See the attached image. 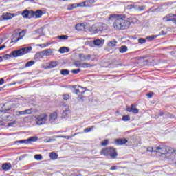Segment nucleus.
<instances>
[{"mask_svg": "<svg viewBox=\"0 0 176 176\" xmlns=\"http://www.w3.org/2000/svg\"><path fill=\"white\" fill-rule=\"evenodd\" d=\"M3 89V88L0 87V91H2Z\"/></svg>", "mask_w": 176, "mask_h": 176, "instance_id": "nucleus-64", "label": "nucleus"}, {"mask_svg": "<svg viewBox=\"0 0 176 176\" xmlns=\"http://www.w3.org/2000/svg\"><path fill=\"white\" fill-rule=\"evenodd\" d=\"M54 52V50L53 49H46V50H44V54L45 56H46L47 57H48L49 56H52V54H53Z\"/></svg>", "mask_w": 176, "mask_h": 176, "instance_id": "nucleus-18", "label": "nucleus"}, {"mask_svg": "<svg viewBox=\"0 0 176 176\" xmlns=\"http://www.w3.org/2000/svg\"><path fill=\"white\" fill-rule=\"evenodd\" d=\"M164 115V113L163 112L160 113V116H163Z\"/></svg>", "mask_w": 176, "mask_h": 176, "instance_id": "nucleus-61", "label": "nucleus"}, {"mask_svg": "<svg viewBox=\"0 0 176 176\" xmlns=\"http://www.w3.org/2000/svg\"><path fill=\"white\" fill-rule=\"evenodd\" d=\"M75 93H76V94H78V96H80V91H79V89H76Z\"/></svg>", "mask_w": 176, "mask_h": 176, "instance_id": "nucleus-56", "label": "nucleus"}, {"mask_svg": "<svg viewBox=\"0 0 176 176\" xmlns=\"http://www.w3.org/2000/svg\"><path fill=\"white\" fill-rule=\"evenodd\" d=\"M20 107V103H14L12 104V108H19Z\"/></svg>", "mask_w": 176, "mask_h": 176, "instance_id": "nucleus-46", "label": "nucleus"}, {"mask_svg": "<svg viewBox=\"0 0 176 176\" xmlns=\"http://www.w3.org/2000/svg\"><path fill=\"white\" fill-rule=\"evenodd\" d=\"M22 16L24 19H29V10H25L22 12Z\"/></svg>", "mask_w": 176, "mask_h": 176, "instance_id": "nucleus-28", "label": "nucleus"}, {"mask_svg": "<svg viewBox=\"0 0 176 176\" xmlns=\"http://www.w3.org/2000/svg\"><path fill=\"white\" fill-rule=\"evenodd\" d=\"M80 61H89L91 55L88 54V55H85L84 54H80L78 56Z\"/></svg>", "mask_w": 176, "mask_h": 176, "instance_id": "nucleus-11", "label": "nucleus"}, {"mask_svg": "<svg viewBox=\"0 0 176 176\" xmlns=\"http://www.w3.org/2000/svg\"><path fill=\"white\" fill-rule=\"evenodd\" d=\"M32 17H35V11L29 10V19H32Z\"/></svg>", "mask_w": 176, "mask_h": 176, "instance_id": "nucleus-36", "label": "nucleus"}, {"mask_svg": "<svg viewBox=\"0 0 176 176\" xmlns=\"http://www.w3.org/2000/svg\"><path fill=\"white\" fill-rule=\"evenodd\" d=\"M74 65L77 67H82V63H74Z\"/></svg>", "mask_w": 176, "mask_h": 176, "instance_id": "nucleus-54", "label": "nucleus"}, {"mask_svg": "<svg viewBox=\"0 0 176 176\" xmlns=\"http://www.w3.org/2000/svg\"><path fill=\"white\" fill-rule=\"evenodd\" d=\"M102 23H96L89 29L90 32H95V34H97V32H100V31H102Z\"/></svg>", "mask_w": 176, "mask_h": 176, "instance_id": "nucleus-7", "label": "nucleus"}, {"mask_svg": "<svg viewBox=\"0 0 176 176\" xmlns=\"http://www.w3.org/2000/svg\"><path fill=\"white\" fill-rule=\"evenodd\" d=\"M34 64H35V61L34 60H30L28 61L25 66L24 67V68H27L28 67H32V65H34Z\"/></svg>", "mask_w": 176, "mask_h": 176, "instance_id": "nucleus-31", "label": "nucleus"}, {"mask_svg": "<svg viewBox=\"0 0 176 176\" xmlns=\"http://www.w3.org/2000/svg\"><path fill=\"white\" fill-rule=\"evenodd\" d=\"M61 75L65 76V75H69V70L68 69H62L60 71Z\"/></svg>", "mask_w": 176, "mask_h": 176, "instance_id": "nucleus-32", "label": "nucleus"}, {"mask_svg": "<svg viewBox=\"0 0 176 176\" xmlns=\"http://www.w3.org/2000/svg\"><path fill=\"white\" fill-rule=\"evenodd\" d=\"M117 167H118V166H113L111 167V170H116V168H117Z\"/></svg>", "mask_w": 176, "mask_h": 176, "instance_id": "nucleus-58", "label": "nucleus"}, {"mask_svg": "<svg viewBox=\"0 0 176 176\" xmlns=\"http://www.w3.org/2000/svg\"><path fill=\"white\" fill-rule=\"evenodd\" d=\"M45 45H46V46H49L50 45V43H47Z\"/></svg>", "mask_w": 176, "mask_h": 176, "instance_id": "nucleus-63", "label": "nucleus"}, {"mask_svg": "<svg viewBox=\"0 0 176 176\" xmlns=\"http://www.w3.org/2000/svg\"><path fill=\"white\" fill-rule=\"evenodd\" d=\"M155 38H157V36H155V35L149 36H147L146 39H148V41H153Z\"/></svg>", "mask_w": 176, "mask_h": 176, "instance_id": "nucleus-39", "label": "nucleus"}, {"mask_svg": "<svg viewBox=\"0 0 176 176\" xmlns=\"http://www.w3.org/2000/svg\"><path fill=\"white\" fill-rule=\"evenodd\" d=\"M119 50L120 53H126V52L128 50L127 46L122 45L120 47Z\"/></svg>", "mask_w": 176, "mask_h": 176, "instance_id": "nucleus-26", "label": "nucleus"}, {"mask_svg": "<svg viewBox=\"0 0 176 176\" xmlns=\"http://www.w3.org/2000/svg\"><path fill=\"white\" fill-rule=\"evenodd\" d=\"M109 144V140L108 139L104 140V141L101 142L102 146H107Z\"/></svg>", "mask_w": 176, "mask_h": 176, "instance_id": "nucleus-35", "label": "nucleus"}, {"mask_svg": "<svg viewBox=\"0 0 176 176\" xmlns=\"http://www.w3.org/2000/svg\"><path fill=\"white\" fill-rule=\"evenodd\" d=\"M38 46H39V47H46V44H39L38 45Z\"/></svg>", "mask_w": 176, "mask_h": 176, "instance_id": "nucleus-55", "label": "nucleus"}, {"mask_svg": "<svg viewBox=\"0 0 176 176\" xmlns=\"http://www.w3.org/2000/svg\"><path fill=\"white\" fill-rule=\"evenodd\" d=\"M156 151L158 153H161V155H167V153L172 152L170 146L164 145H160V146L157 147Z\"/></svg>", "mask_w": 176, "mask_h": 176, "instance_id": "nucleus-4", "label": "nucleus"}, {"mask_svg": "<svg viewBox=\"0 0 176 176\" xmlns=\"http://www.w3.org/2000/svg\"><path fill=\"white\" fill-rule=\"evenodd\" d=\"M31 109H28V110H24V111H17V116H20V115H30L31 114Z\"/></svg>", "mask_w": 176, "mask_h": 176, "instance_id": "nucleus-21", "label": "nucleus"}, {"mask_svg": "<svg viewBox=\"0 0 176 176\" xmlns=\"http://www.w3.org/2000/svg\"><path fill=\"white\" fill-rule=\"evenodd\" d=\"M138 42L142 45V43H145L146 42V40L145 38H140L138 39Z\"/></svg>", "mask_w": 176, "mask_h": 176, "instance_id": "nucleus-42", "label": "nucleus"}, {"mask_svg": "<svg viewBox=\"0 0 176 176\" xmlns=\"http://www.w3.org/2000/svg\"><path fill=\"white\" fill-rule=\"evenodd\" d=\"M94 43L95 46H102V40L96 39L94 41Z\"/></svg>", "mask_w": 176, "mask_h": 176, "instance_id": "nucleus-25", "label": "nucleus"}, {"mask_svg": "<svg viewBox=\"0 0 176 176\" xmlns=\"http://www.w3.org/2000/svg\"><path fill=\"white\" fill-rule=\"evenodd\" d=\"M32 50V47H25L23 48H21L19 50H14L12 52L10 55H6L8 57H10V56H12V57H20L21 56H24V54H27V53H30Z\"/></svg>", "mask_w": 176, "mask_h": 176, "instance_id": "nucleus-2", "label": "nucleus"}, {"mask_svg": "<svg viewBox=\"0 0 176 176\" xmlns=\"http://www.w3.org/2000/svg\"><path fill=\"white\" fill-rule=\"evenodd\" d=\"M3 83H5V80H3V78H1L0 79V85H3Z\"/></svg>", "mask_w": 176, "mask_h": 176, "instance_id": "nucleus-57", "label": "nucleus"}, {"mask_svg": "<svg viewBox=\"0 0 176 176\" xmlns=\"http://www.w3.org/2000/svg\"><path fill=\"white\" fill-rule=\"evenodd\" d=\"M126 16L124 14H111L109 17V20L114 21L113 23L115 30H127L130 27L131 23L132 24H137L138 20L135 17L129 18L126 19Z\"/></svg>", "mask_w": 176, "mask_h": 176, "instance_id": "nucleus-1", "label": "nucleus"}, {"mask_svg": "<svg viewBox=\"0 0 176 176\" xmlns=\"http://www.w3.org/2000/svg\"><path fill=\"white\" fill-rule=\"evenodd\" d=\"M122 120H123L124 122H127L130 120V116L129 115L124 116L122 118Z\"/></svg>", "mask_w": 176, "mask_h": 176, "instance_id": "nucleus-37", "label": "nucleus"}, {"mask_svg": "<svg viewBox=\"0 0 176 176\" xmlns=\"http://www.w3.org/2000/svg\"><path fill=\"white\" fill-rule=\"evenodd\" d=\"M162 20L164 21H173V23H175L176 24V14H168L166 16H165Z\"/></svg>", "mask_w": 176, "mask_h": 176, "instance_id": "nucleus-9", "label": "nucleus"}, {"mask_svg": "<svg viewBox=\"0 0 176 176\" xmlns=\"http://www.w3.org/2000/svg\"><path fill=\"white\" fill-rule=\"evenodd\" d=\"M58 38L60 39V40H67V39H68V36L61 35V36H58Z\"/></svg>", "mask_w": 176, "mask_h": 176, "instance_id": "nucleus-38", "label": "nucleus"}, {"mask_svg": "<svg viewBox=\"0 0 176 176\" xmlns=\"http://www.w3.org/2000/svg\"><path fill=\"white\" fill-rule=\"evenodd\" d=\"M62 118H63V119H69V118H71V111L69 108H67L63 111Z\"/></svg>", "mask_w": 176, "mask_h": 176, "instance_id": "nucleus-10", "label": "nucleus"}, {"mask_svg": "<svg viewBox=\"0 0 176 176\" xmlns=\"http://www.w3.org/2000/svg\"><path fill=\"white\" fill-rule=\"evenodd\" d=\"M45 56V51H41L37 52L35 55H34V58L39 60L40 58H43V56Z\"/></svg>", "mask_w": 176, "mask_h": 176, "instance_id": "nucleus-15", "label": "nucleus"}, {"mask_svg": "<svg viewBox=\"0 0 176 176\" xmlns=\"http://www.w3.org/2000/svg\"><path fill=\"white\" fill-rule=\"evenodd\" d=\"M94 2H96L95 0H87L86 1L82 3V5H84L85 6H91Z\"/></svg>", "mask_w": 176, "mask_h": 176, "instance_id": "nucleus-22", "label": "nucleus"}, {"mask_svg": "<svg viewBox=\"0 0 176 176\" xmlns=\"http://www.w3.org/2000/svg\"><path fill=\"white\" fill-rule=\"evenodd\" d=\"M58 65V61H52L50 63V68H55V67H57Z\"/></svg>", "mask_w": 176, "mask_h": 176, "instance_id": "nucleus-27", "label": "nucleus"}, {"mask_svg": "<svg viewBox=\"0 0 176 176\" xmlns=\"http://www.w3.org/2000/svg\"><path fill=\"white\" fill-rule=\"evenodd\" d=\"M25 36V31L23 30L19 33H15L12 35V43H16Z\"/></svg>", "mask_w": 176, "mask_h": 176, "instance_id": "nucleus-5", "label": "nucleus"}, {"mask_svg": "<svg viewBox=\"0 0 176 176\" xmlns=\"http://www.w3.org/2000/svg\"><path fill=\"white\" fill-rule=\"evenodd\" d=\"M146 152H157V150H155V148L152 147V148H148L146 151Z\"/></svg>", "mask_w": 176, "mask_h": 176, "instance_id": "nucleus-43", "label": "nucleus"}, {"mask_svg": "<svg viewBox=\"0 0 176 176\" xmlns=\"http://www.w3.org/2000/svg\"><path fill=\"white\" fill-rule=\"evenodd\" d=\"M138 6L135 5V4H131L129 5L126 7V10H131V9H134L135 10H138L139 9Z\"/></svg>", "mask_w": 176, "mask_h": 176, "instance_id": "nucleus-19", "label": "nucleus"}, {"mask_svg": "<svg viewBox=\"0 0 176 176\" xmlns=\"http://www.w3.org/2000/svg\"><path fill=\"white\" fill-rule=\"evenodd\" d=\"M153 94H154L153 92H149L148 94H146V96L148 98H152V97L153 96Z\"/></svg>", "mask_w": 176, "mask_h": 176, "instance_id": "nucleus-47", "label": "nucleus"}, {"mask_svg": "<svg viewBox=\"0 0 176 176\" xmlns=\"http://www.w3.org/2000/svg\"><path fill=\"white\" fill-rule=\"evenodd\" d=\"M14 124H16V122H10V123H8V126L9 127H12V126H13Z\"/></svg>", "mask_w": 176, "mask_h": 176, "instance_id": "nucleus-53", "label": "nucleus"}, {"mask_svg": "<svg viewBox=\"0 0 176 176\" xmlns=\"http://www.w3.org/2000/svg\"><path fill=\"white\" fill-rule=\"evenodd\" d=\"M2 17L3 20H10V19L14 17V14L6 13V14H3Z\"/></svg>", "mask_w": 176, "mask_h": 176, "instance_id": "nucleus-17", "label": "nucleus"}, {"mask_svg": "<svg viewBox=\"0 0 176 176\" xmlns=\"http://www.w3.org/2000/svg\"><path fill=\"white\" fill-rule=\"evenodd\" d=\"M146 8V7L145 6H139L138 10H145Z\"/></svg>", "mask_w": 176, "mask_h": 176, "instance_id": "nucleus-48", "label": "nucleus"}, {"mask_svg": "<svg viewBox=\"0 0 176 176\" xmlns=\"http://www.w3.org/2000/svg\"><path fill=\"white\" fill-rule=\"evenodd\" d=\"M167 32L162 31L160 35H166Z\"/></svg>", "mask_w": 176, "mask_h": 176, "instance_id": "nucleus-59", "label": "nucleus"}, {"mask_svg": "<svg viewBox=\"0 0 176 176\" xmlns=\"http://www.w3.org/2000/svg\"><path fill=\"white\" fill-rule=\"evenodd\" d=\"M90 131H91V128H86L84 130V133H90Z\"/></svg>", "mask_w": 176, "mask_h": 176, "instance_id": "nucleus-50", "label": "nucleus"}, {"mask_svg": "<svg viewBox=\"0 0 176 176\" xmlns=\"http://www.w3.org/2000/svg\"><path fill=\"white\" fill-rule=\"evenodd\" d=\"M87 43L89 45V46H93L94 45V41H87Z\"/></svg>", "mask_w": 176, "mask_h": 176, "instance_id": "nucleus-52", "label": "nucleus"}, {"mask_svg": "<svg viewBox=\"0 0 176 176\" xmlns=\"http://www.w3.org/2000/svg\"><path fill=\"white\" fill-rule=\"evenodd\" d=\"M38 141V137L33 136L28 140H22L19 141H16V143L18 144H30V142H36Z\"/></svg>", "mask_w": 176, "mask_h": 176, "instance_id": "nucleus-8", "label": "nucleus"}, {"mask_svg": "<svg viewBox=\"0 0 176 176\" xmlns=\"http://www.w3.org/2000/svg\"><path fill=\"white\" fill-rule=\"evenodd\" d=\"M56 138H67V140H69V136H56Z\"/></svg>", "mask_w": 176, "mask_h": 176, "instance_id": "nucleus-51", "label": "nucleus"}, {"mask_svg": "<svg viewBox=\"0 0 176 176\" xmlns=\"http://www.w3.org/2000/svg\"><path fill=\"white\" fill-rule=\"evenodd\" d=\"M35 120L38 126H42V124H45L47 122V114H41L37 116Z\"/></svg>", "mask_w": 176, "mask_h": 176, "instance_id": "nucleus-6", "label": "nucleus"}, {"mask_svg": "<svg viewBox=\"0 0 176 176\" xmlns=\"http://www.w3.org/2000/svg\"><path fill=\"white\" fill-rule=\"evenodd\" d=\"M127 112H132V113H138L139 110L134 106V104H131V107L126 108Z\"/></svg>", "mask_w": 176, "mask_h": 176, "instance_id": "nucleus-12", "label": "nucleus"}, {"mask_svg": "<svg viewBox=\"0 0 176 176\" xmlns=\"http://www.w3.org/2000/svg\"><path fill=\"white\" fill-rule=\"evenodd\" d=\"M50 157L52 159V160H56V159L58 158V154L52 152L50 153Z\"/></svg>", "mask_w": 176, "mask_h": 176, "instance_id": "nucleus-23", "label": "nucleus"}, {"mask_svg": "<svg viewBox=\"0 0 176 176\" xmlns=\"http://www.w3.org/2000/svg\"><path fill=\"white\" fill-rule=\"evenodd\" d=\"M68 52H69V48L67 47H61L59 49V52L62 54L68 53Z\"/></svg>", "mask_w": 176, "mask_h": 176, "instance_id": "nucleus-24", "label": "nucleus"}, {"mask_svg": "<svg viewBox=\"0 0 176 176\" xmlns=\"http://www.w3.org/2000/svg\"><path fill=\"white\" fill-rule=\"evenodd\" d=\"M100 155L103 156H110L112 159H116V157H118V152H116V148L113 147H107L102 149Z\"/></svg>", "mask_w": 176, "mask_h": 176, "instance_id": "nucleus-3", "label": "nucleus"}, {"mask_svg": "<svg viewBox=\"0 0 176 176\" xmlns=\"http://www.w3.org/2000/svg\"><path fill=\"white\" fill-rule=\"evenodd\" d=\"M80 27H86V24L85 23H78L76 25V30H77V31H80V30H82L80 28Z\"/></svg>", "mask_w": 176, "mask_h": 176, "instance_id": "nucleus-29", "label": "nucleus"}, {"mask_svg": "<svg viewBox=\"0 0 176 176\" xmlns=\"http://www.w3.org/2000/svg\"><path fill=\"white\" fill-rule=\"evenodd\" d=\"M116 43H118V41H110L108 43L109 47H115L116 46Z\"/></svg>", "mask_w": 176, "mask_h": 176, "instance_id": "nucleus-30", "label": "nucleus"}, {"mask_svg": "<svg viewBox=\"0 0 176 176\" xmlns=\"http://www.w3.org/2000/svg\"><path fill=\"white\" fill-rule=\"evenodd\" d=\"M57 116H58V114H57L56 112H54L50 115V122L53 123L56 119H57Z\"/></svg>", "mask_w": 176, "mask_h": 176, "instance_id": "nucleus-16", "label": "nucleus"}, {"mask_svg": "<svg viewBox=\"0 0 176 176\" xmlns=\"http://www.w3.org/2000/svg\"><path fill=\"white\" fill-rule=\"evenodd\" d=\"M63 100H65V101H67V100H69V95L65 94L63 96Z\"/></svg>", "mask_w": 176, "mask_h": 176, "instance_id": "nucleus-44", "label": "nucleus"}, {"mask_svg": "<svg viewBox=\"0 0 176 176\" xmlns=\"http://www.w3.org/2000/svg\"><path fill=\"white\" fill-rule=\"evenodd\" d=\"M42 155L41 154H38V155H34V159H36V160H42Z\"/></svg>", "mask_w": 176, "mask_h": 176, "instance_id": "nucleus-40", "label": "nucleus"}, {"mask_svg": "<svg viewBox=\"0 0 176 176\" xmlns=\"http://www.w3.org/2000/svg\"><path fill=\"white\" fill-rule=\"evenodd\" d=\"M5 45L0 46V50H2V49H5Z\"/></svg>", "mask_w": 176, "mask_h": 176, "instance_id": "nucleus-60", "label": "nucleus"}, {"mask_svg": "<svg viewBox=\"0 0 176 176\" xmlns=\"http://www.w3.org/2000/svg\"><path fill=\"white\" fill-rule=\"evenodd\" d=\"M152 61H153V59H147V60H144V63H146V64H149V63H152Z\"/></svg>", "mask_w": 176, "mask_h": 176, "instance_id": "nucleus-49", "label": "nucleus"}, {"mask_svg": "<svg viewBox=\"0 0 176 176\" xmlns=\"http://www.w3.org/2000/svg\"><path fill=\"white\" fill-rule=\"evenodd\" d=\"M43 141L44 142L49 143V142H52V141H55V140L47 138V139H45Z\"/></svg>", "mask_w": 176, "mask_h": 176, "instance_id": "nucleus-45", "label": "nucleus"}, {"mask_svg": "<svg viewBox=\"0 0 176 176\" xmlns=\"http://www.w3.org/2000/svg\"><path fill=\"white\" fill-rule=\"evenodd\" d=\"M90 67H91V65H90V63H81V67L82 68H90Z\"/></svg>", "mask_w": 176, "mask_h": 176, "instance_id": "nucleus-33", "label": "nucleus"}, {"mask_svg": "<svg viewBox=\"0 0 176 176\" xmlns=\"http://www.w3.org/2000/svg\"><path fill=\"white\" fill-rule=\"evenodd\" d=\"M116 144L118 145H124V144H127L129 141L124 138H120L115 140Z\"/></svg>", "mask_w": 176, "mask_h": 176, "instance_id": "nucleus-13", "label": "nucleus"}, {"mask_svg": "<svg viewBox=\"0 0 176 176\" xmlns=\"http://www.w3.org/2000/svg\"><path fill=\"white\" fill-rule=\"evenodd\" d=\"M43 14V11H42V10H38L34 12V17L36 19H40V17H42Z\"/></svg>", "mask_w": 176, "mask_h": 176, "instance_id": "nucleus-20", "label": "nucleus"}, {"mask_svg": "<svg viewBox=\"0 0 176 176\" xmlns=\"http://www.w3.org/2000/svg\"><path fill=\"white\" fill-rule=\"evenodd\" d=\"M80 71H82L80 69H73L72 70V74H79Z\"/></svg>", "mask_w": 176, "mask_h": 176, "instance_id": "nucleus-41", "label": "nucleus"}, {"mask_svg": "<svg viewBox=\"0 0 176 176\" xmlns=\"http://www.w3.org/2000/svg\"><path fill=\"white\" fill-rule=\"evenodd\" d=\"M2 170L4 171H9L10 168H12V164L10 163H5L2 164Z\"/></svg>", "mask_w": 176, "mask_h": 176, "instance_id": "nucleus-14", "label": "nucleus"}, {"mask_svg": "<svg viewBox=\"0 0 176 176\" xmlns=\"http://www.w3.org/2000/svg\"><path fill=\"white\" fill-rule=\"evenodd\" d=\"M2 60H3V58H2V56H0V63L2 62Z\"/></svg>", "mask_w": 176, "mask_h": 176, "instance_id": "nucleus-62", "label": "nucleus"}, {"mask_svg": "<svg viewBox=\"0 0 176 176\" xmlns=\"http://www.w3.org/2000/svg\"><path fill=\"white\" fill-rule=\"evenodd\" d=\"M3 119L6 122H12V120H13V118L12 116H4Z\"/></svg>", "mask_w": 176, "mask_h": 176, "instance_id": "nucleus-34", "label": "nucleus"}]
</instances>
